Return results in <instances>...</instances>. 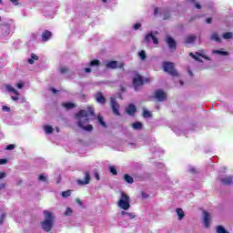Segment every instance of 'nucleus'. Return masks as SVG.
<instances>
[{
    "label": "nucleus",
    "instance_id": "de8ad7c7",
    "mask_svg": "<svg viewBox=\"0 0 233 233\" xmlns=\"http://www.w3.org/2000/svg\"><path fill=\"white\" fill-rule=\"evenodd\" d=\"M11 98L13 99V101H18L19 100V96H11Z\"/></svg>",
    "mask_w": 233,
    "mask_h": 233
},
{
    "label": "nucleus",
    "instance_id": "79ce46f5",
    "mask_svg": "<svg viewBox=\"0 0 233 233\" xmlns=\"http://www.w3.org/2000/svg\"><path fill=\"white\" fill-rule=\"evenodd\" d=\"M4 177H6L5 172H0V179H3Z\"/></svg>",
    "mask_w": 233,
    "mask_h": 233
},
{
    "label": "nucleus",
    "instance_id": "6e6552de",
    "mask_svg": "<svg viewBox=\"0 0 233 233\" xmlns=\"http://www.w3.org/2000/svg\"><path fill=\"white\" fill-rule=\"evenodd\" d=\"M133 85H136L137 86H139V85H143V77L139 75H136L133 79Z\"/></svg>",
    "mask_w": 233,
    "mask_h": 233
},
{
    "label": "nucleus",
    "instance_id": "3c124183",
    "mask_svg": "<svg viewBox=\"0 0 233 233\" xmlns=\"http://www.w3.org/2000/svg\"><path fill=\"white\" fill-rule=\"evenodd\" d=\"M207 23H208V24L212 23V18H208V19H207Z\"/></svg>",
    "mask_w": 233,
    "mask_h": 233
},
{
    "label": "nucleus",
    "instance_id": "f704fd0d",
    "mask_svg": "<svg viewBox=\"0 0 233 233\" xmlns=\"http://www.w3.org/2000/svg\"><path fill=\"white\" fill-rule=\"evenodd\" d=\"M110 172H111V174H113L114 176H117V170L116 169V167H110Z\"/></svg>",
    "mask_w": 233,
    "mask_h": 233
},
{
    "label": "nucleus",
    "instance_id": "423d86ee",
    "mask_svg": "<svg viewBox=\"0 0 233 233\" xmlns=\"http://www.w3.org/2000/svg\"><path fill=\"white\" fill-rule=\"evenodd\" d=\"M110 101H111V108L114 112V115L115 116H120L119 104H117V101H116V99L113 98V97L110 98Z\"/></svg>",
    "mask_w": 233,
    "mask_h": 233
},
{
    "label": "nucleus",
    "instance_id": "c03bdc74",
    "mask_svg": "<svg viewBox=\"0 0 233 233\" xmlns=\"http://www.w3.org/2000/svg\"><path fill=\"white\" fill-rule=\"evenodd\" d=\"M95 177L97 181L101 179V177H99V173H95Z\"/></svg>",
    "mask_w": 233,
    "mask_h": 233
},
{
    "label": "nucleus",
    "instance_id": "6ab92c4d",
    "mask_svg": "<svg viewBox=\"0 0 233 233\" xmlns=\"http://www.w3.org/2000/svg\"><path fill=\"white\" fill-rule=\"evenodd\" d=\"M131 127L135 129V130H141V128H143V124H141V122H137V123H133L131 125Z\"/></svg>",
    "mask_w": 233,
    "mask_h": 233
},
{
    "label": "nucleus",
    "instance_id": "5fc2aeb1",
    "mask_svg": "<svg viewBox=\"0 0 233 233\" xmlns=\"http://www.w3.org/2000/svg\"><path fill=\"white\" fill-rule=\"evenodd\" d=\"M61 72L65 73L66 72V69H61Z\"/></svg>",
    "mask_w": 233,
    "mask_h": 233
},
{
    "label": "nucleus",
    "instance_id": "f03ea898",
    "mask_svg": "<svg viewBox=\"0 0 233 233\" xmlns=\"http://www.w3.org/2000/svg\"><path fill=\"white\" fill-rule=\"evenodd\" d=\"M45 220L42 222V228L46 232H50L52 230V226L54 225V215L48 210L44 211Z\"/></svg>",
    "mask_w": 233,
    "mask_h": 233
},
{
    "label": "nucleus",
    "instance_id": "4be33fe9",
    "mask_svg": "<svg viewBox=\"0 0 233 233\" xmlns=\"http://www.w3.org/2000/svg\"><path fill=\"white\" fill-rule=\"evenodd\" d=\"M177 214L178 216V219H183V218H185V212L181 208H177Z\"/></svg>",
    "mask_w": 233,
    "mask_h": 233
},
{
    "label": "nucleus",
    "instance_id": "a19ab883",
    "mask_svg": "<svg viewBox=\"0 0 233 233\" xmlns=\"http://www.w3.org/2000/svg\"><path fill=\"white\" fill-rule=\"evenodd\" d=\"M39 181H46V177H45V175H40Z\"/></svg>",
    "mask_w": 233,
    "mask_h": 233
},
{
    "label": "nucleus",
    "instance_id": "1a4fd4ad",
    "mask_svg": "<svg viewBox=\"0 0 233 233\" xmlns=\"http://www.w3.org/2000/svg\"><path fill=\"white\" fill-rule=\"evenodd\" d=\"M78 185H88L90 183V174L86 173L85 180H77Z\"/></svg>",
    "mask_w": 233,
    "mask_h": 233
},
{
    "label": "nucleus",
    "instance_id": "bb28decb",
    "mask_svg": "<svg viewBox=\"0 0 233 233\" xmlns=\"http://www.w3.org/2000/svg\"><path fill=\"white\" fill-rule=\"evenodd\" d=\"M138 56H139V57L142 59V61H145V60L147 59V54L145 53L144 50L140 51V52L138 53Z\"/></svg>",
    "mask_w": 233,
    "mask_h": 233
},
{
    "label": "nucleus",
    "instance_id": "a211bd4d",
    "mask_svg": "<svg viewBox=\"0 0 233 233\" xmlns=\"http://www.w3.org/2000/svg\"><path fill=\"white\" fill-rule=\"evenodd\" d=\"M38 59H39V56H37V55L33 53L31 55V58L28 59V63L29 65H34V61H37Z\"/></svg>",
    "mask_w": 233,
    "mask_h": 233
},
{
    "label": "nucleus",
    "instance_id": "aec40b11",
    "mask_svg": "<svg viewBox=\"0 0 233 233\" xmlns=\"http://www.w3.org/2000/svg\"><path fill=\"white\" fill-rule=\"evenodd\" d=\"M167 43L169 45L170 48H176V41H174V39L167 37Z\"/></svg>",
    "mask_w": 233,
    "mask_h": 233
},
{
    "label": "nucleus",
    "instance_id": "2f4dec72",
    "mask_svg": "<svg viewBox=\"0 0 233 233\" xmlns=\"http://www.w3.org/2000/svg\"><path fill=\"white\" fill-rule=\"evenodd\" d=\"M98 122L100 123V125H102V127H106V124L105 123V121L103 120V116H97Z\"/></svg>",
    "mask_w": 233,
    "mask_h": 233
},
{
    "label": "nucleus",
    "instance_id": "b1692460",
    "mask_svg": "<svg viewBox=\"0 0 233 233\" xmlns=\"http://www.w3.org/2000/svg\"><path fill=\"white\" fill-rule=\"evenodd\" d=\"M44 130L46 134H52L54 132V128L51 126H45Z\"/></svg>",
    "mask_w": 233,
    "mask_h": 233
},
{
    "label": "nucleus",
    "instance_id": "9b49d317",
    "mask_svg": "<svg viewBox=\"0 0 233 233\" xmlns=\"http://www.w3.org/2000/svg\"><path fill=\"white\" fill-rule=\"evenodd\" d=\"M146 41H147V43H150V41H153L154 45H157L158 43L157 38H156V36H154L153 35H147L146 36Z\"/></svg>",
    "mask_w": 233,
    "mask_h": 233
},
{
    "label": "nucleus",
    "instance_id": "a878e982",
    "mask_svg": "<svg viewBox=\"0 0 233 233\" xmlns=\"http://www.w3.org/2000/svg\"><path fill=\"white\" fill-rule=\"evenodd\" d=\"M101 65V61L95 59L90 62V66H99Z\"/></svg>",
    "mask_w": 233,
    "mask_h": 233
},
{
    "label": "nucleus",
    "instance_id": "6e6d98bb",
    "mask_svg": "<svg viewBox=\"0 0 233 233\" xmlns=\"http://www.w3.org/2000/svg\"><path fill=\"white\" fill-rule=\"evenodd\" d=\"M155 14H157V9L155 10Z\"/></svg>",
    "mask_w": 233,
    "mask_h": 233
},
{
    "label": "nucleus",
    "instance_id": "2eb2a0df",
    "mask_svg": "<svg viewBox=\"0 0 233 233\" xmlns=\"http://www.w3.org/2000/svg\"><path fill=\"white\" fill-rule=\"evenodd\" d=\"M209 219L210 216L208 215V213H207V211H204V225L207 228L210 227V224L208 223Z\"/></svg>",
    "mask_w": 233,
    "mask_h": 233
},
{
    "label": "nucleus",
    "instance_id": "f257e3e1",
    "mask_svg": "<svg viewBox=\"0 0 233 233\" xmlns=\"http://www.w3.org/2000/svg\"><path fill=\"white\" fill-rule=\"evenodd\" d=\"M88 116H94V108L87 106L86 109H82L75 115L76 119L78 121V127L86 132H92L94 127L88 123Z\"/></svg>",
    "mask_w": 233,
    "mask_h": 233
},
{
    "label": "nucleus",
    "instance_id": "bf43d9fd",
    "mask_svg": "<svg viewBox=\"0 0 233 233\" xmlns=\"http://www.w3.org/2000/svg\"><path fill=\"white\" fill-rule=\"evenodd\" d=\"M56 130L59 132V128H56Z\"/></svg>",
    "mask_w": 233,
    "mask_h": 233
},
{
    "label": "nucleus",
    "instance_id": "09e8293b",
    "mask_svg": "<svg viewBox=\"0 0 233 233\" xmlns=\"http://www.w3.org/2000/svg\"><path fill=\"white\" fill-rule=\"evenodd\" d=\"M85 72H86L87 74H90V72H92V69H90V68H86V69H85Z\"/></svg>",
    "mask_w": 233,
    "mask_h": 233
},
{
    "label": "nucleus",
    "instance_id": "0eeeda50",
    "mask_svg": "<svg viewBox=\"0 0 233 233\" xmlns=\"http://www.w3.org/2000/svg\"><path fill=\"white\" fill-rule=\"evenodd\" d=\"M155 97L158 100V101H163V99H165L167 97V94H165V92L158 90L155 93Z\"/></svg>",
    "mask_w": 233,
    "mask_h": 233
},
{
    "label": "nucleus",
    "instance_id": "72a5a7b5",
    "mask_svg": "<svg viewBox=\"0 0 233 233\" xmlns=\"http://www.w3.org/2000/svg\"><path fill=\"white\" fill-rule=\"evenodd\" d=\"M65 216H72V208H66Z\"/></svg>",
    "mask_w": 233,
    "mask_h": 233
},
{
    "label": "nucleus",
    "instance_id": "7ed1b4c3",
    "mask_svg": "<svg viewBox=\"0 0 233 233\" xmlns=\"http://www.w3.org/2000/svg\"><path fill=\"white\" fill-rule=\"evenodd\" d=\"M118 207L123 210H128L130 208V197L125 192H120V199L118 200Z\"/></svg>",
    "mask_w": 233,
    "mask_h": 233
},
{
    "label": "nucleus",
    "instance_id": "412c9836",
    "mask_svg": "<svg viewBox=\"0 0 233 233\" xmlns=\"http://www.w3.org/2000/svg\"><path fill=\"white\" fill-rule=\"evenodd\" d=\"M189 56L193 57L196 61H199L200 57H203V54L196 53L195 55L193 53H190Z\"/></svg>",
    "mask_w": 233,
    "mask_h": 233
},
{
    "label": "nucleus",
    "instance_id": "393cba45",
    "mask_svg": "<svg viewBox=\"0 0 233 233\" xmlns=\"http://www.w3.org/2000/svg\"><path fill=\"white\" fill-rule=\"evenodd\" d=\"M211 41H217L218 43L221 42V38L218 35V34L214 33L211 35Z\"/></svg>",
    "mask_w": 233,
    "mask_h": 233
},
{
    "label": "nucleus",
    "instance_id": "4d7b16f0",
    "mask_svg": "<svg viewBox=\"0 0 233 233\" xmlns=\"http://www.w3.org/2000/svg\"><path fill=\"white\" fill-rule=\"evenodd\" d=\"M103 1V3H106V0H102Z\"/></svg>",
    "mask_w": 233,
    "mask_h": 233
},
{
    "label": "nucleus",
    "instance_id": "37998d69",
    "mask_svg": "<svg viewBox=\"0 0 233 233\" xmlns=\"http://www.w3.org/2000/svg\"><path fill=\"white\" fill-rule=\"evenodd\" d=\"M135 30H138V28H141V24H136L134 25Z\"/></svg>",
    "mask_w": 233,
    "mask_h": 233
},
{
    "label": "nucleus",
    "instance_id": "c756f323",
    "mask_svg": "<svg viewBox=\"0 0 233 233\" xmlns=\"http://www.w3.org/2000/svg\"><path fill=\"white\" fill-rule=\"evenodd\" d=\"M232 36H233V33L229 32V33H225L223 35V38L224 39H232Z\"/></svg>",
    "mask_w": 233,
    "mask_h": 233
},
{
    "label": "nucleus",
    "instance_id": "cd10ccee",
    "mask_svg": "<svg viewBox=\"0 0 233 233\" xmlns=\"http://www.w3.org/2000/svg\"><path fill=\"white\" fill-rule=\"evenodd\" d=\"M217 232L218 233H228V231H227V229H225L222 226L217 227Z\"/></svg>",
    "mask_w": 233,
    "mask_h": 233
},
{
    "label": "nucleus",
    "instance_id": "f8f14e48",
    "mask_svg": "<svg viewBox=\"0 0 233 233\" xmlns=\"http://www.w3.org/2000/svg\"><path fill=\"white\" fill-rule=\"evenodd\" d=\"M5 88L8 90V92H13V94H15V96H20L19 92L10 84H5Z\"/></svg>",
    "mask_w": 233,
    "mask_h": 233
},
{
    "label": "nucleus",
    "instance_id": "ea45409f",
    "mask_svg": "<svg viewBox=\"0 0 233 233\" xmlns=\"http://www.w3.org/2000/svg\"><path fill=\"white\" fill-rule=\"evenodd\" d=\"M6 163H8V160L5 158L0 159V165H6Z\"/></svg>",
    "mask_w": 233,
    "mask_h": 233
},
{
    "label": "nucleus",
    "instance_id": "a18cd8bd",
    "mask_svg": "<svg viewBox=\"0 0 233 233\" xmlns=\"http://www.w3.org/2000/svg\"><path fill=\"white\" fill-rule=\"evenodd\" d=\"M195 7L198 8V10H201V5L195 3Z\"/></svg>",
    "mask_w": 233,
    "mask_h": 233
},
{
    "label": "nucleus",
    "instance_id": "58836bf2",
    "mask_svg": "<svg viewBox=\"0 0 233 233\" xmlns=\"http://www.w3.org/2000/svg\"><path fill=\"white\" fill-rule=\"evenodd\" d=\"M2 109L4 110V112H10V107H8L6 106H3Z\"/></svg>",
    "mask_w": 233,
    "mask_h": 233
},
{
    "label": "nucleus",
    "instance_id": "ddd939ff",
    "mask_svg": "<svg viewBox=\"0 0 233 233\" xmlns=\"http://www.w3.org/2000/svg\"><path fill=\"white\" fill-rule=\"evenodd\" d=\"M62 106H64V108H66L67 110H70L72 108H76V104L72 102H66L62 104Z\"/></svg>",
    "mask_w": 233,
    "mask_h": 233
},
{
    "label": "nucleus",
    "instance_id": "e433bc0d",
    "mask_svg": "<svg viewBox=\"0 0 233 233\" xmlns=\"http://www.w3.org/2000/svg\"><path fill=\"white\" fill-rule=\"evenodd\" d=\"M224 185H230L232 183V178H228L223 180Z\"/></svg>",
    "mask_w": 233,
    "mask_h": 233
},
{
    "label": "nucleus",
    "instance_id": "8fccbe9b",
    "mask_svg": "<svg viewBox=\"0 0 233 233\" xmlns=\"http://www.w3.org/2000/svg\"><path fill=\"white\" fill-rule=\"evenodd\" d=\"M76 203H78V205H83V203L81 202V200L79 198H76Z\"/></svg>",
    "mask_w": 233,
    "mask_h": 233
},
{
    "label": "nucleus",
    "instance_id": "c9c22d12",
    "mask_svg": "<svg viewBox=\"0 0 233 233\" xmlns=\"http://www.w3.org/2000/svg\"><path fill=\"white\" fill-rule=\"evenodd\" d=\"M14 148H15V145L10 144L6 146L5 150H14Z\"/></svg>",
    "mask_w": 233,
    "mask_h": 233
},
{
    "label": "nucleus",
    "instance_id": "13d9d810",
    "mask_svg": "<svg viewBox=\"0 0 233 233\" xmlns=\"http://www.w3.org/2000/svg\"><path fill=\"white\" fill-rule=\"evenodd\" d=\"M3 3V0H0V4Z\"/></svg>",
    "mask_w": 233,
    "mask_h": 233
},
{
    "label": "nucleus",
    "instance_id": "473e14b6",
    "mask_svg": "<svg viewBox=\"0 0 233 233\" xmlns=\"http://www.w3.org/2000/svg\"><path fill=\"white\" fill-rule=\"evenodd\" d=\"M152 115L150 114V111L144 110L143 112V117H151Z\"/></svg>",
    "mask_w": 233,
    "mask_h": 233
},
{
    "label": "nucleus",
    "instance_id": "9d476101",
    "mask_svg": "<svg viewBox=\"0 0 233 233\" xmlns=\"http://www.w3.org/2000/svg\"><path fill=\"white\" fill-rule=\"evenodd\" d=\"M137 112V109L136 108V106H134L133 104H130L127 108V113L129 116H134V113Z\"/></svg>",
    "mask_w": 233,
    "mask_h": 233
},
{
    "label": "nucleus",
    "instance_id": "864d4df0",
    "mask_svg": "<svg viewBox=\"0 0 233 233\" xmlns=\"http://www.w3.org/2000/svg\"><path fill=\"white\" fill-rule=\"evenodd\" d=\"M125 214H127V212H125V211H122V212H121V215H122V216H125Z\"/></svg>",
    "mask_w": 233,
    "mask_h": 233
},
{
    "label": "nucleus",
    "instance_id": "5701e85b",
    "mask_svg": "<svg viewBox=\"0 0 233 233\" xmlns=\"http://www.w3.org/2000/svg\"><path fill=\"white\" fill-rule=\"evenodd\" d=\"M124 179L127 181V183L132 184L134 183V178L129 175H124Z\"/></svg>",
    "mask_w": 233,
    "mask_h": 233
},
{
    "label": "nucleus",
    "instance_id": "4c0bfd02",
    "mask_svg": "<svg viewBox=\"0 0 233 233\" xmlns=\"http://www.w3.org/2000/svg\"><path fill=\"white\" fill-rule=\"evenodd\" d=\"M17 88L21 89L25 86V82H18L16 84Z\"/></svg>",
    "mask_w": 233,
    "mask_h": 233
},
{
    "label": "nucleus",
    "instance_id": "7c9ffc66",
    "mask_svg": "<svg viewBox=\"0 0 233 233\" xmlns=\"http://www.w3.org/2000/svg\"><path fill=\"white\" fill-rule=\"evenodd\" d=\"M71 194H72V190L64 191L62 192V198H69Z\"/></svg>",
    "mask_w": 233,
    "mask_h": 233
},
{
    "label": "nucleus",
    "instance_id": "dca6fc26",
    "mask_svg": "<svg viewBox=\"0 0 233 233\" xmlns=\"http://www.w3.org/2000/svg\"><path fill=\"white\" fill-rule=\"evenodd\" d=\"M196 41V36L194 35H188L185 39V44L186 45H191V43H194Z\"/></svg>",
    "mask_w": 233,
    "mask_h": 233
},
{
    "label": "nucleus",
    "instance_id": "c85d7f7f",
    "mask_svg": "<svg viewBox=\"0 0 233 233\" xmlns=\"http://www.w3.org/2000/svg\"><path fill=\"white\" fill-rule=\"evenodd\" d=\"M213 54H219L220 56H228V52L220 50L213 51Z\"/></svg>",
    "mask_w": 233,
    "mask_h": 233
},
{
    "label": "nucleus",
    "instance_id": "603ef678",
    "mask_svg": "<svg viewBox=\"0 0 233 233\" xmlns=\"http://www.w3.org/2000/svg\"><path fill=\"white\" fill-rule=\"evenodd\" d=\"M52 92H54V94H57V90L56 89H52Z\"/></svg>",
    "mask_w": 233,
    "mask_h": 233
},
{
    "label": "nucleus",
    "instance_id": "49530a36",
    "mask_svg": "<svg viewBox=\"0 0 233 233\" xmlns=\"http://www.w3.org/2000/svg\"><path fill=\"white\" fill-rule=\"evenodd\" d=\"M11 3H14V5H19V0H9Z\"/></svg>",
    "mask_w": 233,
    "mask_h": 233
},
{
    "label": "nucleus",
    "instance_id": "39448f33",
    "mask_svg": "<svg viewBox=\"0 0 233 233\" xmlns=\"http://www.w3.org/2000/svg\"><path fill=\"white\" fill-rule=\"evenodd\" d=\"M106 66L107 68H111L113 70H116V68H123L124 65L121 62L117 61H109L106 64Z\"/></svg>",
    "mask_w": 233,
    "mask_h": 233
},
{
    "label": "nucleus",
    "instance_id": "4468645a",
    "mask_svg": "<svg viewBox=\"0 0 233 233\" xmlns=\"http://www.w3.org/2000/svg\"><path fill=\"white\" fill-rule=\"evenodd\" d=\"M96 101H97V103H100L101 105H105L106 99H105V96H103V94H101V93L96 94Z\"/></svg>",
    "mask_w": 233,
    "mask_h": 233
},
{
    "label": "nucleus",
    "instance_id": "f3484780",
    "mask_svg": "<svg viewBox=\"0 0 233 233\" xmlns=\"http://www.w3.org/2000/svg\"><path fill=\"white\" fill-rule=\"evenodd\" d=\"M50 37H52V33L49 31H46L44 32V34L42 35V39L44 41H48V39H50Z\"/></svg>",
    "mask_w": 233,
    "mask_h": 233
},
{
    "label": "nucleus",
    "instance_id": "20e7f679",
    "mask_svg": "<svg viewBox=\"0 0 233 233\" xmlns=\"http://www.w3.org/2000/svg\"><path fill=\"white\" fill-rule=\"evenodd\" d=\"M164 72H168V74H172L173 76H177V72L174 70V64L170 62L164 63L163 67Z\"/></svg>",
    "mask_w": 233,
    "mask_h": 233
}]
</instances>
